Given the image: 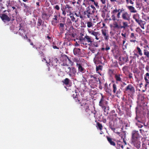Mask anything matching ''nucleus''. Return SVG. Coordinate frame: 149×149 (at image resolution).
<instances>
[{"mask_svg":"<svg viewBox=\"0 0 149 149\" xmlns=\"http://www.w3.org/2000/svg\"><path fill=\"white\" fill-rule=\"evenodd\" d=\"M140 134L138 131H133L132 132V142L134 145L138 148L140 147Z\"/></svg>","mask_w":149,"mask_h":149,"instance_id":"f257e3e1","label":"nucleus"},{"mask_svg":"<svg viewBox=\"0 0 149 149\" xmlns=\"http://www.w3.org/2000/svg\"><path fill=\"white\" fill-rule=\"evenodd\" d=\"M88 78H90L88 80V84L92 88H95L98 84V81L99 78H98V76L95 74H89Z\"/></svg>","mask_w":149,"mask_h":149,"instance_id":"f03ea898","label":"nucleus"},{"mask_svg":"<svg viewBox=\"0 0 149 149\" xmlns=\"http://www.w3.org/2000/svg\"><path fill=\"white\" fill-rule=\"evenodd\" d=\"M119 21V19H116V21H114L112 25H111V26L112 27L114 30L122 29H125L126 28L129 27L128 24L127 22H123V25H121L120 24H119L118 23V22Z\"/></svg>","mask_w":149,"mask_h":149,"instance_id":"7ed1b4c3","label":"nucleus"},{"mask_svg":"<svg viewBox=\"0 0 149 149\" xmlns=\"http://www.w3.org/2000/svg\"><path fill=\"white\" fill-rule=\"evenodd\" d=\"M79 39L81 44L86 45H88L90 46L92 45L94 41V39L91 37L86 35L84 37H80Z\"/></svg>","mask_w":149,"mask_h":149,"instance_id":"20e7f679","label":"nucleus"},{"mask_svg":"<svg viewBox=\"0 0 149 149\" xmlns=\"http://www.w3.org/2000/svg\"><path fill=\"white\" fill-rule=\"evenodd\" d=\"M65 69V72L70 77L75 76L77 72L76 69L74 67L70 68L68 65H66L64 68Z\"/></svg>","mask_w":149,"mask_h":149,"instance_id":"39448f33","label":"nucleus"},{"mask_svg":"<svg viewBox=\"0 0 149 149\" xmlns=\"http://www.w3.org/2000/svg\"><path fill=\"white\" fill-rule=\"evenodd\" d=\"M133 18L142 29H144V25L146 24V22L145 21H143L141 19L140 15L139 14L136 13L134 14L133 15Z\"/></svg>","mask_w":149,"mask_h":149,"instance_id":"423d86ee","label":"nucleus"},{"mask_svg":"<svg viewBox=\"0 0 149 149\" xmlns=\"http://www.w3.org/2000/svg\"><path fill=\"white\" fill-rule=\"evenodd\" d=\"M100 94L101 98L99 102V105L104 109V112H106V109L107 106L108 102L106 100L105 97L103 95L102 93H101Z\"/></svg>","mask_w":149,"mask_h":149,"instance_id":"0eeeda50","label":"nucleus"},{"mask_svg":"<svg viewBox=\"0 0 149 149\" xmlns=\"http://www.w3.org/2000/svg\"><path fill=\"white\" fill-rule=\"evenodd\" d=\"M125 91L128 95H130L134 93L135 89L133 85L129 84L125 88Z\"/></svg>","mask_w":149,"mask_h":149,"instance_id":"6e6552de","label":"nucleus"},{"mask_svg":"<svg viewBox=\"0 0 149 149\" xmlns=\"http://www.w3.org/2000/svg\"><path fill=\"white\" fill-rule=\"evenodd\" d=\"M113 92L114 94H116V96L119 97V95L121 93L122 91L121 90L117 88V85L115 84L113 85Z\"/></svg>","mask_w":149,"mask_h":149,"instance_id":"1a4fd4ad","label":"nucleus"},{"mask_svg":"<svg viewBox=\"0 0 149 149\" xmlns=\"http://www.w3.org/2000/svg\"><path fill=\"white\" fill-rule=\"evenodd\" d=\"M60 17V14H54V16L52 18V24L53 26H56V24L58 22L59 18Z\"/></svg>","mask_w":149,"mask_h":149,"instance_id":"9d476101","label":"nucleus"},{"mask_svg":"<svg viewBox=\"0 0 149 149\" xmlns=\"http://www.w3.org/2000/svg\"><path fill=\"white\" fill-rule=\"evenodd\" d=\"M131 14L125 11L122 13L121 17L124 20L130 21L131 20Z\"/></svg>","mask_w":149,"mask_h":149,"instance_id":"9b49d317","label":"nucleus"},{"mask_svg":"<svg viewBox=\"0 0 149 149\" xmlns=\"http://www.w3.org/2000/svg\"><path fill=\"white\" fill-rule=\"evenodd\" d=\"M79 104H80L81 106L84 107L86 112H87L89 110V104L88 103H87L86 102L85 100H82L81 102H79Z\"/></svg>","mask_w":149,"mask_h":149,"instance_id":"f8f14e48","label":"nucleus"},{"mask_svg":"<svg viewBox=\"0 0 149 149\" xmlns=\"http://www.w3.org/2000/svg\"><path fill=\"white\" fill-rule=\"evenodd\" d=\"M143 51L145 57L149 59V47L148 45L143 47Z\"/></svg>","mask_w":149,"mask_h":149,"instance_id":"ddd939ff","label":"nucleus"},{"mask_svg":"<svg viewBox=\"0 0 149 149\" xmlns=\"http://www.w3.org/2000/svg\"><path fill=\"white\" fill-rule=\"evenodd\" d=\"M73 53L75 55L78 57L83 56L84 55L81 51V49L78 48H75L73 50Z\"/></svg>","mask_w":149,"mask_h":149,"instance_id":"4468645a","label":"nucleus"},{"mask_svg":"<svg viewBox=\"0 0 149 149\" xmlns=\"http://www.w3.org/2000/svg\"><path fill=\"white\" fill-rule=\"evenodd\" d=\"M77 65V67L78 69V72H77L78 74L80 73H84L86 72V70L84 67V65L81 63L78 65V64Z\"/></svg>","mask_w":149,"mask_h":149,"instance_id":"2eb2a0df","label":"nucleus"},{"mask_svg":"<svg viewBox=\"0 0 149 149\" xmlns=\"http://www.w3.org/2000/svg\"><path fill=\"white\" fill-rule=\"evenodd\" d=\"M123 75L120 74H116L115 75L114 77L116 79V83L118 84L119 82H122V77Z\"/></svg>","mask_w":149,"mask_h":149,"instance_id":"dca6fc26","label":"nucleus"},{"mask_svg":"<svg viewBox=\"0 0 149 149\" xmlns=\"http://www.w3.org/2000/svg\"><path fill=\"white\" fill-rule=\"evenodd\" d=\"M120 9H117L116 8L113 10L111 12V14H116V19H119L120 18L121 12L120 11Z\"/></svg>","mask_w":149,"mask_h":149,"instance_id":"f3484780","label":"nucleus"},{"mask_svg":"<svg viewBox=\"0 0 149 149\" xmlns=\"http://www.w3.org/2000/svg\"><path fill=\"white\" fill-rule=\"evenodd\" d=\"M101 32L102 35L104 37V38L105 40L107 41L109 39V35L108 34L107 30L106 29H102Z\"/></svg>","mask_w":149,"mask_h":149,"instance_id":"a211bd4d","label":"nucleus"},{"mask_svg":"<svg viewBox=\"0 0 149 149\" xmlns=\"http://www.w3.org/2000/svg\"><path fill=\"white\" fill-rule=\"evenodd\" d=\"M69 15L70 17V20L72 22L75 23H77L79 20L78 18H76L74 15L73 13H72L71 11H70Z\"/></svg>","mask_w":149,"mask_h":149,"instance_id":"6ab92c4d","label":"nucleus"},{"mask_svg":"<svg viewBox=\"0 0 149 149\" xmlns=\"http://www.w3.org/2000/svg\"><path fill=\"white\" fill-rule=\"evenodd\" d=\"M50 63L54 66H56L59 63L58 60L55 57L51 59Z\"/></svg>","mask_w":149,"mask_h":149,"instance_id":"aec40b11","label":"nucleus"},{"mask_svg":"<svg viewBox=\"0 0 149 149\" xmlns=\"http://www.w3.org/2000/svg\"><path fill=\"white\" fill-rule=\"evenodd\" d=\"M88 32L91 35L94 36L95 37V39L97 40H98L99 38L98 36L100 35V33L98 31L95 32L93 30L88 31Z\"/></svg>","mask_w":149,"mask_h":149,"instance_id":"412c9836","label":"nucleus"},{"mask_svg":"<svg viewBox=\"0 0 149 149\" xmlns=\"http://www.w3.org/2000/svg\"><path fill=\"white\" fill-rule=\"evenodd\" d=\"M126 7L130 13H135L137 12V11L132 6L126 5Z\"/></svg>","mask_w":149,"mask_h":149,"instance_id":"4be33fe9","label":"nucleus"},{"mask_svg":"<svg viewBox=\"0 0 149 149\" xmlns=\"http://www.w3.org/2000/svg\"><path fill=\"white\" fill-rule=\"evenodd\" d=\"M0 17L2 20L4 22H9L10 20V19L5 14H2Z\"/></svg>","mask_w":149,"mask_h":149,"instance_id":"5701e85b","label":"nucleus"},{"mask_svg":"<svg viewBox=\"0 0 149 149\" xmlns=\"http://www.w3.org/2000/svg\"><path fill=\"white\" fill-rule=\"evenodd\" d=\"M144 79L146 84L145 85V87H146L149 84V73H146L144 76Z\"/></svg>","mask_w":149,"mask_h":149,"instance_id":"b1692460","label":"nucleus"},{"mask_svg":"<svg viewBox=\"0 0 149 149\" xmlns=\"http://www.w3.org/2000/svg\"><path fill=\"white\" fill-rule=\"evenodd\" d=\"M64 23H60L58 25L59 29L61 33L64 32L65 30H66V29H65L64 28Z\"/></svg>","mask_w":149,"mask_h":149,"instance_id":"393cba45","label":"nucleus"},{"mask_svg":"<svg viewBox=\"0 0 149 149\" xmlns=\"http://www.w3.org/2000/svg\"><path fill=\"white\" fill-rule=\"evenodd\" d=\"M136 49L137 50V53L134 54V55L136 56L137 57H138L139 56H141L143 55V54L142 52V51L140 48L138 47H136Z\"/></svg>","mask_w":149,"mask_h":149,"instance_id":"a878e982","label":"nucleus"},{"mask_svg":"<svg viewBox=\"0 0 149 149\" xmlns=\"http://www.w3.org/2000/svg\"><path fill=\"white\" fill-rule=\"evenodd\" d=\"M63 58L65 60L68 59L69 61V63L71 66L74 65V61H72V60H71V58H69L67 55H65L63 56Z\"/></svg>","mask_w":149,"mask_h":149,"instance_id":"bb28decb","label":"nucleus"},{"mask_svg":"<svg viewBox=\"0 0 149 149\" xmlns=\"http://www.w3.org/2000/svg\"><path fill=\"white\" fill-rule=\"evenodd\" d=\"M106 138L107 140L108 141L109 143L111 145L115 146L116 145V143L114 142L113 141V139L112 138L109 137L108 136H106Z\"/></svg>","mask_w":149,"mask_h":149,"instance_id":"cd10ccee","label":"nucleus"},{"mask_svg":"<svg viewBox=\"0 0 149 149\" xmlns=\"http://www.w3.org/2000/svg\"><path fill=\"white\" fill-rule=\"evenodd\" d=\"M130 42H135L136 41V36H135L134 34V33H131L130 36Z\"/></svg>","mask_w":149,"mask_h":149,"instance_id":"c85d7f7f","label":"nucleus"},{"mask_svg":"<svg viewBox=\"0 0 149 149\" xmlns=\"http://www.w3.org/2000/svg\"><path fill=\"white\" fill-rule=\"evenodd\" d=\"M81 0H70V2L73 5H74L76 3L78 5H80Z\"/></svg>","mask_w":149,"mask_h":149,"instance_id":"c756f323","label":"nucleus"},{"mask_svg":"<svg viewBox=\"0 0 149 149\" xmlns=\"http://www.w3.org/2000/svg\"><path fill=\"white\" fill-rule=\"evenodd\" d=\"M34 48H36L37 51L42 50V49L44 48L40 43H39L38 45L36 46H35V47H34Z\"/></svg>","mask_w":149,"mask_h":149,"instance_id":"7c9ffc66","label":"nucleus"},{"mask_svg":"<svg viewBox=\"0 0 149 149\" xmlns=\"http://www.w3.org/2000/svg\"><path fill=\"white\" fill-rule=\"evenodd\" d=\"M85 11L93 15L94 13V10H92V9L90 8V6H88L87 7Z\"/></svg>","mask_w":149,"mask_h":149,"instance_id":"2f4dec72","label":"nucleus"},{"mask_svg":"<svg viewBox=\"0 0 149 149\" xmlns=\"http://www.w3.org/2000/svg\"><path fill=\"white\" fill-rule=\"evenodd\" d=\"M80 58H78L77 57L72 58V61H74V63H76V66L77 65V64L78 65L79 64L81 63V61H80Z\"/></svg>","mask_w":149,"mask_h":149,"instance_id":"473e14b6","label":"nucleus"},{"mask_svg":"<svg viewBox=\"0 0 149 149\" xmlns=\"http://www.w3.org/2000/svg\"><path fill=\"white\" fill-rule=\"evenodd\" d=\"M72 8V7L70 6L69 5L66 4L65 6V10L67 12H69V13L70 11H71L70 10Z\"/></svg>","mask_w":149,"mask_h":149,"instance_id":"72a5a7b5","label":"nucleus"},{"mask_svg":"<svg viewBox=\"0 0 149 149\" xmlns=\"http://www.w3.org/2000/svg\"><path fill=\"white\" fill-rule=\"evenodd\" d=\"M83 14L85 16V18L86 17L87 18H91L92 15H93L85 11H84Z\"/></svg>","mask_w":149,"mask_h":149,"instance_id":"f704fd0d","label":"nucleus"},{"mask_svg":"<svg viewBox=\"0 0 149 149\" xmlns=\"http://www.w3.org/2000/svg\"><path fill=\"white\" fill-rule=\"evenodd\" d=\"M70 82V80L68 78H66L63 81V82L66 86L69 85Z\"/></svg>","mask_w":149,"mask_h":149,"instance_id":"c9c22d12","label":"nucleus"},{"mask_svg":"<svg viewBox=\"0 0 149 149\" xmlns=\"http://www.w3.org/2000/svg\"><path fill=\"white\" fill-rule=\"evenodd\" d=\"M117 146L116 148L117 149H119L120 147H121L122 149L123 148V146L122 144V143L119 141H118Z\"/></svg>","mask_w":149,"mask_h":149,"instance_id":"e433bc0d","label":"nucleus"},{"mask_svg":"<svg viewBox=\"0 0 149 149\" xmlns=\"http://www.w3.org/2000/svg\"><path fill=\"white\" fill-rule=\"evenodd\" d=\"M87 26L88 28L93 27V24L92 21H88L87 22Z\"/></svg>","mask_w":149,"mask_h":149,"instance_id":"4c0bfd02","label":"nucleus"},{"mask_svg":"<svg viewBox=\"0 0 149 149\" xmlns=\"http://www.w3.org/2000/svg\"><path fill=\"white\" fill-rule=\"evenodd\" d=\"M42 23V20L41 18H39L37 23V28H38L41 25Z\"/></svg>","mask_w":149,"mask_h":149,"instance_id":"58836bf2","label":"nucleus"},{"mask_svg":"<svg viewBox=\"0 0 149 149\" xmlns=\"http://www.w3.org/2000/svg\"><path fill=\"white\" fill-rule=\"evenodd\" d=\"M112 15L111 16V19H109V20H112L114 21H116V16L115 14H111Z\"/></svg>","mask_w":149,"mask_h":149,"instance_id":"ea45409f","label":"nucleus"},{"mask_svg":"<svg viewBox=\"0 0 149 149\" xmlns=\"http://www.w3.org/2000/svg\"><path fill=\"white\" fill-rule=\"evenodd\" d=\"M97 124L99 129L100 130H102L103 127V126L102 124L99 122L97 123Z\"/></svg>","mask_w":149,"mask_h":149,"instance_id":"a19ab883","label":"nucleus"},{"mask_svg":"<svg viewBox=\"0 0 149 149\" xmlns=\"http://www.w3.org/2000/svg\"><path fill=\"white\" fill-rule=\"evenodd\" d=\"M76 95H75L74 94L73 95V97L74 99L75 100V101L76 102H79V100H78L77 97V94H76Z\"/></svg>","mask_w":149,"mask_h":149,"instance_id":"79ce46f5","label":"nucleus"},{"mask_svg":"<svg viewBox=\"0 0 149 149\" xmlns=\"http://www.w3.org/2000/svg\"><path fill=\"white\" fill-rule=\"evenodd\" d=\"M136 8L140 9L141 8L140 3L139 2L136 3Z\"/></svg>","mask_w":149,"mask_h":149,"instance_id":"37998d69","label":"nucleus"},{"mask_svg":"<svg viewBox=\"0 0 149 149\" xmlns=\"http://www.w3.org/2000/svg\"><path fill=\"white\" fill-rule=\"evenodd\" d=\"M126 3L127 4H128L129 3L133 5L134 3V2L132 1V0H125Z\"/></svg>","mask_w":149,"mask_h":149,"instance_id":"c03bdc74","label":"nucleus"},{"mask_svg":"<svg viewBox=\"0 0 149 149\" xmlns=\"http://www.w3.org/2000/svg\"><path fill=\"white\" fill-rule=\"evenodd\" d=\"M128 69V67L127 66H124L122 70L123 71V73H125V72H126Z\"/></svg>","mask_w":149,"mask_h":149,"instance_id":"a18cd8bd","label":"nucleus"},{"mask_svg":"<svg viewBox=\"0 0 149 149\" xmlns=\"http://www.w3.org/2000/svg\"><path fill=\"white\" fill-rule=\"evenodd\" d=\"M122 59L124 63H126L128 61V57H123Z\"/></svg>","mask_w":149,"mask_h":149,"instance_id":"49530a36","label":"nucleus"},{"mask_svg":"<svg viewBox=\"0 0 149 149\" xmlns=\"http://www.w3.org/2000/svg\"><path fill=\"white\" fill-rule=\"evenodd\" d=\"M28 41L30 43V45L32 46L33 48L35 47L36 46L34 45L30 39H28Z\"/></svg>","mask_w":149,"mask_h":149,"instance_id":"de8ad7c7","label":"nucleus"},{"mask_svg":"<svg viewBox=\"0 0 149 149\" xmlns=\"http://www.w3.org/2000/svg\"><path fill=\"white\" fill-rule=\"evenodd\" d=\"M99 70H102V66L100 65L97 66L96 67V70L97 71H98Z\"/></svg>","mask_w":149,"mask_h":149,"instance_id":"09e8293b","label":"nucleus"},{"mask_svg":"<svg viewBox=\"0 0 149 149\" xmlns=\"http://www.w3.org/2000/svg\"><path fill=\"white\" fill-rule=\"evenodd\" d=\"M80 12H73L72 13H73L74 15L75 16H76L79 17V14Z\"/></svg>","mask_w":149,"mask_h":149,"instance_id":"8fccbe9b","label":"nucleus"},{"mask_svg":"<svg viewBox=\"0 0 149 149\" xmlns=\"http://www.w3.org/2000/svg\"><path fill=\"white\" fill-rule=\"evenodd\" d=\"M43 51H42L38 52L39 55H40L41 57H44V54L43 52Z\"/></svg>","mask_w":149,"mask_h":149,"instance_id":"3c124183","label":"nucleus"},{"mask_svg":"<svg viewBox=\"0 0 149 149\" xmlns=\"http://www.w3.org/2000/svg\"><path fill=\"white\" fill-rule=\"evenodd\" d=\"M79 17L82 20H84L85 18V16H83V15L80 13V12H79Z\"/></svg>","mask_w":149,"mask_h":149,"instance_id":"603ef678","label":"nucleus"},{"mask_svg":"<svg viewBox=\"0 0 149 149\" xmlns=\"http://www.w3.org/2000/svg\"><path fill=\"white\" fill-rule=\"evenodd\" d=\"M133 74L132 73H129V75H128V77L129 79H133Z\"/></svg>","mask_w":149,"mask_h":149,"instance_id":"864d4df0","label":"nucleus"},{"mask_svg":"<svg viewBox=\"0 0 149 149\" xmlns=\"http://www.w3.org/2000/svg\"><path fill=\"white\" fill-rule=\"evenodd\" d=\"M22 32H24V30L22 29L20 30V28L19 30V33L20 35H22V34H23V33H21Z\"/></svg>","mask_w":149,"mask_h":149,"instance_id":"5fc2aeb1","label":"nucleus"},{"mask_svg":"<svg viewBox=\"0 0 149 149\" xmlns=\"http://www.w3.org/2000/svg\"><path fill=\"white\" fill-rule=\"evenodd\" d=\"M54 8L58 10L60 9V8L58 5H57L54 6Z\"/></svg>","mask_w":149,"mask_h":149,"instance_id":"6e6d98bb","label":"nucleus"},{"mask_svg":"<svg viewBox=\"0 0 149 149\" xmlns=\"http://www.w3.org/2000/svg\"><path fill=\"white\" fill-rule=\"evenodd\" d=\"M66 65H68V64H66L64 63H63V64H61V66H62V68L63 70L65 71V69L64 68V67Z\"/></svg>","mask_w":149,"mask_h":149,"instance_id":"4d7b16f0","label":"nucleus"},{"mask_svg":"<svg viewBox=\"0 0 149 149\" xmlns=\"http://www.w3.org/2000/svg\"><path fill=\"white\" fill-rule=\"evenodd\" d=\"M90 8L92 9V10H94V12H95V10H96V8L93 5H91L90 6Z\"/></svg>","mask_w":149,"mask_h":149,"instance_id":"13d9d810","label":"nucleus"},{"mask_svg":"<svg viewBox=\"0 0 149 149\" xmlns=\"http://www.w3.org/2000/svg\"><path fill=\"white\" fill-rule=\"evenodd\" d=\"M113 66L115 67H118V63L117 61L116 62H115L113 63Z\"/></svg>","mask_w":149,"mask_h":149,"instance_id":"bf43d9fd","label":"nucleus"},{"mask_svg":"<svg viewBox=\"0 0 149 149\" xmlns=\"http://www.w3.org/2000/svg\"><path fill=\"white\" fill-rule=\"evenodd\" d=\"M125 136H122L121 138L122 139H123V141L125 143V145H126L127 143L126 141L125 140Z\"/></svg>","mask_w":149,"mask_h":149,"instance_id":"052dcab7","label":"nucleus"},{"mask_svg":"<svg viewBox=\"0 0 149 149\" xmlns=\"http://www.w3.org/2000/svg\"><path fill=\"white\" fill-rule=\"evenodd\" d=\"M51 2L54 4L57 3L58 0H50Z\"/></svg>","mask_w":149,"mask_h":149,"instance_id":"680f3d73","label":"nucleus"},{"mask_svg":"<svg viewBox=\"0 0 149 149\" xmlns=\"http://www.w3.org/2000/svg\"><path fill=\"white\" fill-rule=\"evenodd\" d=\"M121 35L123 37V38H126V33H122L121 34Z\"/></svg>","mask_w":149,"mask_h":149,"instance_id":"e2e57ef3","label":"nucleus"},{"mask_svg":"<svg viewBox=\"0 0 149 149\" xmlns=\"http://www.w3.org/2000/svg\"><path fill=\"white\" fill-rule=\"evenodd\" d=\"M70 35L72 37L74 38L76 35V34L75 33H72L70 34Z\"/></svg>","mask_w":149,"mask_h":149,"instance_id":"0e129e2a","label":"nucleus"},{"mask_svg":"<svg viewBox=\"0 0 149 149\" xmlns=\"http://www.w3.org/2000/svg\"><path fill=\"white\" fill-rule=\"evenodd\" d=\"M69 20V21L68 22V24H69L70 26L72 25V21L70 20V19H67V20Z\"/></svg>","mask_w":149,"mask_h":149,"instance_id":"69168bd1","label":"nucleus"},{"mask_svg":"<svg viewBox=\"0 0 149 149\" xmlns=\"http://www.w3.org/2000/svg\"><path fill=\"white\" fill-rule=\"evenodd\" d=\"M110 49V47L108 46V45H107L106 46V47L105 48V50L106 51H107L108 50H109Z\"/></svg>","mask_w":149,"mask_h":149,"instance_id":"338daca9","label":"nucleus"},{"mask_svg":"<svg viewBox=\"0 0 149 149\" xmlns=\"http://www.w3.org/2000/svg\"><path fill=\"white\" fill-rule=\"evenodd\" d=\"M94 5L96 7H97L98 8L99 7V6L98 5V3L97 2H95V1L93 2Z\"/></svg>","mask_w":149,"mask_h":149,"instance_id":"774afa93","label":"nucleus"}]
</instances>
